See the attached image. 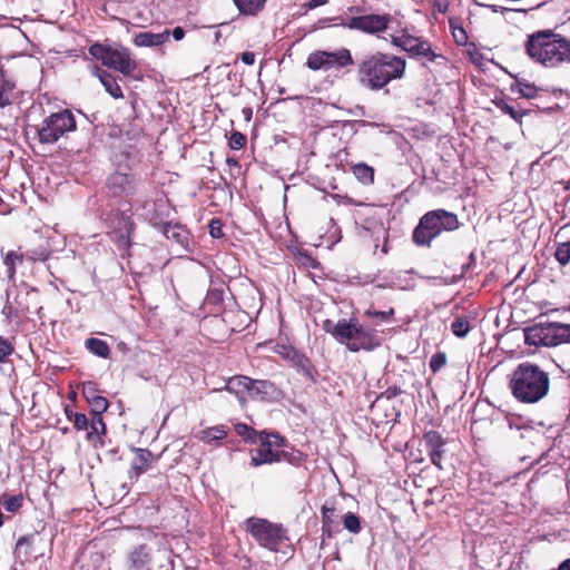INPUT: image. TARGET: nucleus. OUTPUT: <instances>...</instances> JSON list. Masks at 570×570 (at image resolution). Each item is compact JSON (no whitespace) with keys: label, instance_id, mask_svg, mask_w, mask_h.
Wrapping results in <instances>:
<instances>
[{"label":"nucleus","instance_id":"34","mask_svg":"<svg viewBox=\"0 0 570 570\" xmlns=\"http://www.w3.org/2000/svg\"><path fill=\"white\" fill-rule=\"evenodd\" d=\"M423 443L428 453L433 450L441 449L445 445L446 441L436 431H429L423 436Z\"/></svg>","mask_w":570,"mask_h":570},{"label":"nucleus","instance_id":"52","mask_svg":"<svg viewBox=\"0 0 570 570\" xmlns=\"http://www.w3.org/2000/svg\"><path fill=\"white\" fill-rule=\"evenodd\" d=\"M444 363H445V358L443 355H435L432 357L430 366L433 371H436L440 367H442L444 365Z\"/></svg>","mask_w":570,"mask_h":570},{"label":"nucleus","instance_id":"36","mask_svg":"<svg viewBox=\"0 0 570 570\" xmlns=\"http://www.w3.org/2000/svg\"><path fill=\"white\" fill-rule=\"evenodd\" d=\"M0 502L8 512L16 513L23 505V497L22 494L9 495L4 493L0 497Z\"/></svg>","mask_w":570,"mask_h":570},{"label":"nucleus","instance_id":"26","mask_svg":"<svg viewBox=\"0 0 570 570\" xmlns=\"http://www.w3.org/2000/svg\"><path fill=\"white\" fill-rule=\"evenodd\" d=\"M236 8L242 14L256 16L261 12L266 3V0H233Z\"/></svg>","mask_w":570,"mask_h":570},{"label":"nucleus","instance_id":"10","mask_svg":"<svg viewBox=\"0 0 570 570\" xmlns=\"http://www.w3.org/2000/svg\"><path fill=\"white\" fill-rule=\"evenodd\" d=\"M529 345L556 346L570 343V325L562 323H539L524 331Z\"/></svg>","mask_w":570,"mask_h":570},{"label":"nucleus","instance_id":"56","mask_svg":"<svg viewBox=\"0 0 570 570\" xmlns=\"http://www.w3.org/2000/svg\"><path fill=\"white\" fill-rule=\"evenodd\" d=\"M381 253L383 255H386L389 253V232L387 230H384V238H383V244L381 247Z\"/></svg>","mask_w":570,"mask_h":570},{"label":"nucleus","instance_id":"45","mask_svg":"<svg viewBox=\"0 0 570 570\" xmlns=\"http://www.w3.org/2000/svg\"><path fill=\"white\" fill-rule=\"evenodd\" d=\"M128 225H129V228L127 229V234L121 235L117 240L118 249L124 250V252H129V249L131 247L130 234H131V229L134 228V224L130 222Z\"/></svg>","mask_w":570,"mask_h":570},{"label":"nucleus","instance_id":"47","mask_svg":"<svg viewBox=\"0 0 570 570\" xmlns=\"http://www.w3.org/2000/svg\"><path fill=\"white\" fill-rule=\"evenodd\" d=\"M299 262L303 266L307 268H318L320 266V262L308 254H302L299 257Z\"/></svg>","mask_w":570,"mask_h":570},{"label":"nucleus","instance_id":"7","mask_svg":"<svg viewBox=\"0 0 570 570\" xmlns=\"http://www.w3.org/2000/svg\"><path fill=\"white\" fill-rule=\"evenodd\" d=\"M459 227L455 214L444 209L428 212L413 232V240L417 245H430L431 240L442 232H452Z\"/></svg>","mask_w":570,"mask_h":570},{"label":"nucleus","instance_id":"55","mask_svg":"<svg viewBox=\"0 0 570 570\" xmlns=\"http://www.w3.org/2000/svg\"><path fill=\"white\" fill-rule=\"evenodd\" d=\"M170 35L176 41H180L185 37V30L181 27H175Z\"/></svg>","mask_w":570,"mask_h":570},{"label":"nucleus","instance_id":"42","mask_svg":"<svg viewBox=\"0 0 570 570\" xmlns=\"http://www.w3.org/2000/svg\"><path fill=\"white\" fill-rule=\"evenodd\" d=\"M556 259L561 264L566 265L570 261V239L568 242L558 245L556 253Z\"/></svg>","mask_w":570,"mask_h":570},{"label":"nucleus","instance_id":"41","mask_svg":"<svg viewBox=\"0 0 570 570\" xmlns=\"http://www.w3.org/2000/svg\"><path fill=\"white\" fill-rule=\"evenodd\" d=\"M247 137L237 130L232 131L229 139H228V146L230 149L239 150L246 146Z\"/></svg>","mask_w":570,"mask_h":570},{"label":"nucleus","instance_id":"21","mask_svg":"<svg viewBox=\"0 0 570 570\" xmlns=\"http://www.w3.org/2000/svg\"><path fill=\"white\" fill-rule=\"evenodd\" d=\"M134 451L136 455L130 464L129 478L137 480L150 466L154 454L148 449L135 448Z\"/></svg>","mask_w":570,"mask_h":570},{"label":"nucleus","instance_id":"28","mask_svg":"<svg viewBox=\"0 0 570 570\" xmlns=\"http://www.w3.org/2000/svg\"><path fill=\"white\" fill-rule=\"evenodd\" d=\"M306 67L311 70H328L330 69V60H327V51L317 50L311 52L306 60Z\"/></svg>","mask_w":570,"mask_h":570},{"label":"nucleus","instance_id":"50","mask_svg":"<svg viewBox=\"0 0 570 570\" xmlns=\"http://www.w3.org/2000/svg\"><path fill=\"white\" fill-rule=\"evenodd\" d=\"M502 110L517 121H520L521 117L523 116V112L515 109L513 106L504 105L502 106Z\"/></svg>","mask_w":570,"mask_h":570},{"label":"nucleus","instance_id":"22","mask_svg":"<svg viewBox=\"0 0 570 570\" xmlns=\"http://www.w3.org/2000/svg\"><path fill=\"white\" fill-rule=\"evenodd\" d=\"M170 36L169 30H164L160 33L151 31H141L134 37V45L137 47H157L168 41Z\"/></svg>","mask_w":570,"mask_h":570},{"label":"nucleus","instance_id":"60","mask_svg":"<svg viewBox=\"0 0 570 570\" xmlns=\"http://www.w3.org/2000/svg\"><path fill=\"white\" fill-rule=\"evenodd\" d=\"M559 570H570V559L563 561L560 567H559Z\"/></svg>","mask_w":570,"mask_h":570},{"label":"nucleus","instance_id":"57","mask_svg":"<svg viewBox=\"0 0 570 570\" xmlns=\"http://www.w3.org/2000/svg\"><path fill=\"white\" fill-rule=\"evenodd\" d=\"M448 0H438L435 3V7L440 12H445L448 10Z\"/></svg>","mask_w":570,"mask_h":570},{"label":"nucleus","instance_id":"58","mask_svg":"<svg viewBox=\"0 0 570 570\" xmlns=\"http://www.w3.org/2000/svg\"><path fill=\"white\" fill-rule=\"evenodd\" d=\"M243 115H244V119L246 121H250L252 120V117H253V109L250 107H245L243 108L242 110Z\"/></svg>","mask_w":570,"mask_h":570},{"label":"nucleus","instance_id":"49","mask_svg":"<svg viewBox=\"0 0 570 570\" xmlns=\"http://www.w3.org/2000/svg\"><path fill=\"white\" fill-rule=\"evenodd\" d=\"M443 452H444V451H443V448H441V449L433 450V451H431V452L429 453V456H430L431 462H432L435 466H438V468H440V469L442 468V466H441V461H442V459H443Z\"/></svg>","mask_w":570,"mask_h":570},{"label":"nucleus","instance_id":"27","mask_svg":"<svg viewBox=\"0 0 570 570\" xmlns=\"http://www.w3.org/2000/svg\"><path fill=\"white\" fill-rule=\"evenodd\" d=\"M327 60H330V69L334 67L344 68L350 65H353V58L351 56V52L348 49L345 48L335 52L327 51Z\"/></svg>","mask_w":570,"mask_h":570},{"label":"nucleus","instance_id":"8","mask_svg":"<svg viewBox=\"0 0 570 570\" xmlns=\"http://www.w3.org/2000/svg\"><path fill=\"white\" fill-rule=\"evenodd\" d=\"M35 128L40 144L53 145L59 139L67 138L69 132L76 131L77 121L69 109H61L46 116Z\"/></svg>","mask_w":570,"mask_h":570},{"label":"nucleus","instance_id":"6","mask_svg":"<svg viewBox=\"0 0 570 570\" xmlns=\"http://www.w3.org/2000/svg\"><path fill=\"white\" fill-rule=\"evenodd\" d=\"M245 530L262 548L269 551L279 552L289 546L288 530L282 523L250 517L245 520Z\"/></svg>","mask_w":570,"mask_h":570},{"label":"nucleus","instance_id":"25","mask_svg":"<svg viewBox=\"0 0 570 570\" xmlns=\"http://www.w3.org/2000/svg\"><path fill=\"white\" fill-rule=\"evenodd\" d=\"M85 347L94 355L101 358H109L111 354L110 346L104 340L89 337L85 341Z\"/></svg>","mask_w":570,"mask_h":570},{"label":"nucleus","instance_id":"4","mask_svg":"<svg viewBox=\"0 0 570 570\" xmlns=\"http://www.w3.org/2000/svg\"><path fill=\"white\" fill-rule=\"evenodd\" d=\"M323 328L338 343L346 345V347L352 352L372 350L379 345L374 332L364 327L355 318H342L337 323L326 320L323 323Z\"/></svg>","mask_w":570,"mask_h":570},{"label":"nucleus","instance_id":"63","mask_svg":"<svg viewBox=\"0 0 570 570\" xmlns=\"http://www.w3.org/2000/svg\"><path fill=\"white\" fill-rule=\"evenodd\" d=\"M122 157H125V159H126V160H129V159H130L129 154H125V155H122Z\"/></svg>","mask_w":570,"mask_h":570},{"label":"nucleus","instance_id":"24","mask_svg":"<svg viewBox=\"0 0 570 570\" xmlns=\"http://www.w3.org/2000/svg\"><path fill=\"white\" fill-rule=\"evenodd\" d=\"M249 384H252V379L245 375H235L230 377L225 386V390L229 393L236 394L242 403L245 402L243 396L244 393H249Z\"/></svg>","mask_w":570,"mask_h":570},{"label":"nucleus","instance_id":"12","mask_svg":"<svg viewBox=\"0 0 570 570\" xmlns=\"http://www.w3.org/2000/svg\"><path fill=\"white\" fill-rule=\"evenodd\" d=\"M139 183V177L128 164L118 163L116 170L107 179V187L114 196L128 197L137 193Z\"/></svg>","mask_w":570,"mask_h":570},{"label":"nucleus","instance_id":"30","mask_svg":"<svg viewBox=\"0 0 570 570\" xmlns=\"http://www.w3.org/2000/svg\"><path fill=\"white\" fill-rule=\"evenodd\" d=\"M164 234L168 239H174L180 245L188 242V232L180 225L167 224L164 228Z\"/></svg>","mask_w":570,"mask_h":570},{"label":"nucleus","instance_id":"18","mask_svg":"<svg viewBox=\"0 0 570 570\" xmlns=\"http://www.w3.org/2000/svg\"><path fill=\"white\" fill-rule=\"evenodd\" d=\"M91 75L97 77L105 90L114 98V99H122L124 92L118 83V79L108 70L95 65L91 68Z\"/></svg>","mask_w":570,"mask_h":570},{"label":"nucleus","instance_id":"46","mask_svg":"<svg viewBox=\"0 0 570 570\" xmlns=\"http://www.w3.org/2000/svg\"><path fill=\"white\" fill-rule=\"evenodd\" d=\"M209 234L214 238H220L223 237V224L222 220L218 218H214L208 224Z\"/></svg>","mask_w":570,"mask_h":570},{"label":"nucleus","instance_id":"35","mask_svg":"<svg viewBox=\"0 0 570 570\" xmlns=\"http://www.w3.org/2000/svg\"><path fill=\"white\" fill-rule=\"evenodd\" d=\"M23 262V255L19 254L14 250H10L3 257V264L7 267V276L9 279H13L16 275V265L17 263L21 264Z\"/></svg>","mask_w":570,"mask_h":570},{"label":"nucleus","instance_id":"9","mask_svg":"<svg viewBox=\"0 0 570 570\" xmlns=\"http://www.w3.org/2000/svg\"><path fill=\"white\" fill-rule=\"evenodd\" d=\"M259 446L250 451V465L257 468L263 464L291 462L292 454L282 450L286 445V439L278 433L259 432Z\"/></svg>","mask_w":570,"mask_h":570},{"label":"nucleus","instance_id":"33","mask_svg":"<svg viewBox=\"0 0 570 570\" xmlns=\"http://www.w3.org/2000/svg\"><path fill=\"white\" fill-rule=\"evenodd\" d=\"M65 413H66L67 419L70 422H72L73 428L77 431L89 430L90 420L87 417V415L85 413L73 412L69 407L65 409Z\"/></svg>","mask_w":570,"mask_h":570},{"label":"nucleus","instance_id":"31","mask_svg":"<svg viewBox=\"0 0 570 570\" xmlns=\"http://www.w3.org/2000/svg\"><path fill=\"white\" fill-rule=\"evenodd\" d=\"M352 171L354 174V176L363 184V185H368V184H372L374 181V169L364 164V163H360V164H356L352 167Z\"/></svg>","mask_w":570,"mask_h":570},{"label":"nucleus","instance_id":"5","mask_svg":"<svg viewBox=\"0 0 570 570\" xmlns=\"http://www.w3.org/2000/svg\"><path fill=\"white\" fill-rule=\"evenodd\" d=\"M89 55L100 61L107 69L115 70L125 77L138 79L139 67L129 48L120 43L95 42L88 48Z\"/></svg>","mask_w":570,"mask_h":570},{"label":"nucleus","instance_id":"54","mask_svg":"<svg viewBox=\"0 0 570 570\" xmlns=\"http://www.w3.org/2000/svg\"><path fill=\"white\" fill-rule=\"evenodd\" d=\"M328 0H308L304 7L308 10H313L320 6L326 4Z\"/></svg>","mask_w":570,"mask_h":570},{"label":"nucleus","instance_id":"20","mask_svg":"<svg viewBox=\"0 0 570 570\" xmlns=\"http://www.w3.org/2000/svg\"><path fill=\"white\" fill-rule=\"evenodd\" d=\"M322 514V537L332 538V535L340 531L338 522L336 521L335 502L326 501L321 508Z\"/></svg>","mask_w":570,"mask_h":570},{"label":"nucleus","instance_id":"1","mask_svg":"<svg viewBox=\"0 0 570 570\" xmlns=\"http://www.w3.org/2000/svg\"><path fill=\"white\" fill-rule=\"evenodd\" d=\"M549 386V374L529 362L519 364L509 382L512 395L522 403L539 402L548 394Z\"/></svg>","mask_w":570,"mask_h":570},{"label":"nucleus","instance_id":"15","mask_svg":"<svg viewBox=\"0 0 570 570\" xmlns=\"http://www.w3.org/2000/svg\"><path fill=\"white\" fill-rule=\"evenodd\" d=\"M38 541H41V539L37 532L21 535L17 540L13 550L14 558L21 564H24L30 562L32 559H37L38 557L42 556V553H38L37 551Z\"/></svg>","mask_w":570,"mask_h":570},{"label":"nucleus","instance_id":"39","mask_svg":"<svg viewBox=\"0 0 570 570\" xmlns=\"http://www.w3.org/2000/svg\"><path fill=\"white\" fill-rule=\"evenodd\" d=\"M451 330L458 337H464L470 331L469 320L464 316L456 317L451 324Z\"/></svg>","mask_w":570,"mask_h":570},{"label":"nucleus","instance_id":"17","mask_svg":"<svg viewBox=\"0 0 570 570\" xmlns=\"http://www.w3.org/2000/svg\"><path fill=\"white\" fill-rule=\"evenodd\" d=\"M98 384L92 381L82 383V395L90 406V414H102L108 410V400L99 394Z\"/></svg>","mask_w":570,"mask_h":570},{"label":"nucleus","instance_id":"38","mask_svg":"<svg viewBox=\"0 0 570 570\" xmlns=\"http://www.w3.org/2000/svg\"><path fill=\"white\" fill-rule=\"evenodd\" d=\"M343 527L351 533H360L362 530L361 518L353 512H347L343 515Z\"/></svg>","mask_w":570,"mask_h":570},{"label":"nucleus","instance_id":"48","mask_svg":"<svg viewBox=\"0 0 570 570\" xmlns=\"http://www.w3.org/2000/svg\"><path fill=\"white\" fill-rule=\"evenodd\" d=\"M405 60L394 56V79L401 78L404 73Z\"/></svg>","mask_w":570,"mask_h":570},{"label":"nucleus","instance_id":"3","mask_svg":"<svg viewBox=\"0 0 570 570\" xmlns=\"http://www.w3.org/2000/svg\"><path fill=\"white\" fill-rule=\"evenodd\" d=\"M525 51L532 60L546 67H556L564 61L570 62V40L550 30L529 36Z\"/></svg>","mask_w":570,"mask_h":570},{"label":"nucleus","instance_id":"44","mask_svg":"<svg viewBox=\"0 0 570 570\" xmlns=\"http://www.w3.org/2000/svg\"><path fill=\"white\" fill-rule=\"evenodd\" d=\"M14 353L13 344L0 336V363H4L7 358Z\"/></svg>","mask_w":570,"mask_h":570},{"label":"nucleus","instance_id":"32","mask_svg":"<svg viewBox=\"0 0 570 570\" xmlns=\"http://www.w3.org/2000/svg\"><path fill=\"white\" fill-rule=\"evenodd\" d=\"M234 430L245 442L255 444L258 442L259 439V432H257L252 426L247 425L246 423H236L234 425Z\"/></svg>","mask_w":570,"mask_h":570},{"label":"nucleus","instance_id":"16","mask_svg":"<svg viewBox=\"0 0 570 570\" xmlns=\"http://www.w3.org/2000/svg\"><path fill=\"white\" fill-rule=\"evenodd\" d=\"M274 352L286 361H289L293 366L301 370L306 375H312L313 365L309 358L294 346L288 344L277 343L274 346Z\"/></svg>","mask_w":570,"mask_h":570},{"label":"nucleus","instance_id":"61","mask_svg":"<svg viewBox=\"0 0 570 570\" xmlns=\"http://www.w3.org/2000/svg\"><path fill=\"white\" fill-rule=\"evenodd\" d=\"M382 402H383V397H379V399L374 402V404L372 405V410L374 411V410L379 409V407L381 406V403H382Z\"/></svg>","mask_w":570,"mask_h":570},{"label":"nucleus","instance_id":"13","mask_svg":"<svg viewBox=\"0 0 570 570\" xmlns=\"http://www.w3.org/2000/svg\"><path fill=\"white\" fill-rule=\"evenodd\" d=\"M394 47L402 48L404 51L410 53V56L415 58H426L428 60L433 61L436 57L428 41L407 33L394 36Z\"/></svg>","mask_w":570,"mask_h":570},{"label":"nucleus","instance_id":"53","mask_svg":"<svg viewBox=\"0 0 570 570\" xmlns=\"http://www.w3.org/2000/svg\"><path fill=\"white\" fill-rule=\"evenodd\" d=\"M240 59L245 65L252 66L255 62V53L252 51H245L242 53Z\"/></svg>","mask_w":570,"mask_h":570},{"label":"nucleus","instance_id":"19","mask_svg":"<svg viewBox=\"0 0 570 570\" xmlns=\"http://www.w3.org/2000/svg\"><path fill=\"white\" fill-rule=\"evenodd\" d=\"M17 82L0 62V108L10 106L16 98Z\"/></svg>","mask_w":570,"mask_h":570},{"label":"nucleus","instance_id":"62","mask_svg":"<svg viewBox=\"0 0 570 570\" xmlns=\"http://www.w3.org/2000/svg\"><path fill=\"white\" fill-rule=\"evenodd\" d=\"M27 312H28V307H22V308H20V313H21V314H26Z\"/></svg>","mask_w":570,"mask_h":570},{"label":"nucleus","instance_id":"37","mask_svg":"<svg viewBox=\"0 0 570 570\" xmlns=\"http://www.w3.org/2000/svg\"><path fill=\"white\" fill-rule=\"evenodd\" d=\"M227 430L224 425L212 426L200 432V440L210 443L212 441H219L225 439Z\"/></svg>","mask_w":570,"mask_h":570},{"label":"nucleus","instance_id":"40","mask_svg":"<svg viewBox=\"0 0 570 570\" xmlns=\"http://www.w3.org/2000/svg\"><path fill=\"white\" fill-rule=\"evenodd\" d=\"M224 288L219 287H210L207 292L205 302L209 305H220L224 301Z\"/></svg>","mask_w":570,"mask_h":570},{"label":"nucleus","instance_id":"23","mask_svg":"<svg viewBox=\"0 0 570 570\" xmlns=\"http://www.w3.org/2000/svg\"><path fill=\"white\" fill-rule=\"evenodd\" d=\"M107 433V428L102 419V414H91L89 431L87 433V440L92 442L95 446L97 443L100 445L104 444L101 439L102 435Z\"/></svg>","mask_w":570,"mask_h":570},{"label":"nucleus","instance_id":"14","mask_svg":"<svg viewBox=\"0 0 570 570\" xmlns=\"http://www.w3.org/2000/svg\"><path fill=\"white\" fill-rule=\"evenodd\" d=\"M390 17L387 14H365L352 17L345 26L350 29L367 33H375L387 29Z\"/></svg>","mask_w":570,"mask_h":570},{"label":"nucleus","instance_id":"51","mask_svg":"<svg viewBox=\"0 0 570 570\" xmlns=\"http://www.w3.org/2000/svg\"><path fill=\"white\" fill-rule=\"evenodd\" d=\"M366 314L379 317L382 321H387L390 318V316L392 315V308L390 311H382V312L368 309L366 312Z\"/></svg>","mask_w":570,"mask_h":570},{"label":"nucleus","instance_id":"43","mask_svg":"<svg viewBox=\"0 0 570 570\" xmlns=\"http://www.w3.org/2000/svg\"><path fill=\"white\" fill-rule=\"evenodd\" d=\"M517 87L518 92L527 99L534 98L538 95V88L532 83L525 81H518Z\"/></svg>","mask_w":570,"mask_h":570},{"label":"nucleus","instance_id":"11","mask_svg":"<svg viewBox=\"0 0 570 570\" xmlns=\"http://www.w3.org/2000/svg\"><path fill=\"white\" fill-rule=\"evenodd\" d=\"M360 77L372 89L383 88L392 79V61L382 53L373 56L362 63Z\"/></svg>","mask_w":570,"mask_h":570},{"label":"nucleus","instance_id":"2","mask_svg":"<svg viewBox=\"0 0 570 570\" xmlns=\"http://www.w3.org/2000/svg\"><path fill=\"white\" fill-rule=\"evenodd\" d=\"M127 570H173L170 554L157 533L149 532L126 556Z\"/></svg>","mask_w":570,"mask_h":570},{"label":"nucleus","instance_id":"64","mask_svg":"<svg viewBox=\"0 0 570 570\" xmlns=\"http://www.w3.org/2000/svg\"><path fill=\"white\" fill-rule=\"evenodd\" d=\"M4 204L2 197L0 196V207Z\"/></svg>","mask_w":570,"mask_h":570},{"label":"nucleus","instance_id":"59","mask_svg":"<svg viewBox=\"0 0 570 570\" xmlns=\"http://www.w3.org/2000/svg\"><path fill=\"white\" fill-rule=\"evenodd\" d=\"M226 164L229 166V167H237L239 164H238V160L236 158H233V157H228L226 159Z\"/></svg>","mask_w":570,"mask_h":570},{"label":"nucleus","instance_id":"29","mask_svg":"<svg viewBox=\"0 0 570 570\" xmlns=\"http://www.w3.org/2000/svg\"><path fill=\"white\" fill-rule=\"evenodd\" d=\"M274 390V384L267 380H254L252 379V384H249V395L261 396L265 399Z\"/></svg>","mask_w":570,"mask_h":570}]
</instances>
